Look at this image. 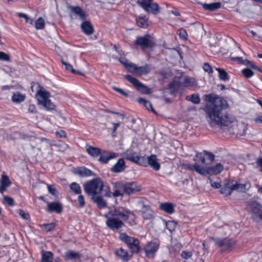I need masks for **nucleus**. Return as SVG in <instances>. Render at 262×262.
Returning <instances> with one entry per match:
<instances>
[{
  "instance_id": "nucleus-1",
  "label": "nucleus",
  "mask_w": 262,
  "mask_h": 262,
  "mask_svg": "<svg viewBox=\"0 0 262 262\" xmlns=\"http://www.w3.org/2000/svg\"><path fill=\"white\" fill-rule=\"evenodd\" d=\"M207 103L204 109L210 126L214 129L228 126L235 121V118L223 111L222 99L214 94L205 95Z\"/></svg>"
},
{
  "instance_id": "nucleus-2",
  "label": "nucleus",
  "mask_w": 262,
  "mask_h": 262,
  "mask_svg": "<svg viewBox=\"0 0 262 262\" xmlns=\"http://www.w3.org/2000/svg\"><path fill=\"white\" fill-rule=\"evenodd\" d=\"M214 158V155L212 152L206 150L202 152H198L194 158V164H187L185 168L188 170L195 171L203 176L219 174L224 169V166L221 163H216L215 165L207 167H205L200 164V163L202 164H205L206 159L210 162H213Z\"/></svg>"
},
{
  "instance_id": "nucleus-3",
  "label": "nucleus",
  "mask_w": 262,
  "mask_h": 262,
  "mask_svg": "<svg viewBox=\"0 0 262 262\" xmlns=\"http://www.w3.org/2000/svg\"><path fill=\"white\" fill-rule=\"evenodd\" d=\"M84 189L88 195L95 196L100 194L103 190L105 192L103 194L104 196H111L112 193L110 187L108 185L104 184L100 178L94 179L86 182L84 185Z\"/></svg>"
},
{
  "instance_id": "nucleus-4",
  "label": "nucleus",
  "mask_w": 262,
  "mask_h": 262,
  "mask_svg": "<svg viewBox=\"0 0 262 262\" xmlns=\"http://www.w3.org/2000/svg\"><path fill=\"white\" fill-rule=\"evenodd\" d=\"M38 90L35 94V98L37 100L38 104L41 105L48 111L53 110L55 105L50 99V94L40 84L37 83Z\"/></svg>"
},
{
  "instance_id": "nucleus-5",
  "label": "nucleus",
  "mask_w": 262,
  "mask_h": 262,
  "mask_svg": "<svg viewBox=\"0 0 262 262\" xmlns=\"http://www.w3.org/2000/svg\"><path fill=\"white\" fill-rule=\"evenodd\" d=\"M119 60L128 72L137 75L142 76L146 75L151 71V68L149 64H145L143 66H138L137 64L129 62L127 59L122 57H120Z\"/></svg>"
},
{
  "instance_id": "nucleus-6",
  "label": "nucleus",
  "mask_w": 262,
  "mask_h": 262,
  "mask_svg": "<svg viewBox=\"0 0 262 262\" xmlns=\"http://www.w3.org/2000/svg\"><path fill=\"white\" fill-rule=\"evenodd\" d=\"M114 186L118 188H122V191L126 194L130 195L141 190V186L135 182L122 183L115 182Z\"/></svg>"
},
{
  "instance_id": "nucleus-7",
  "label": "nucleus",
  "mask_w": 262,
  "mask_h": 262,
  "mask_svg": "<svg viewBox=\"0 0 262 262\" xmlns=\"http://www.w3.org/2000/svg\"><path fill=\"white\" fill-rule=\"evenodd\" d=\"M109 214L112 216H119L122 218L123 221H127L128 220L129 216L132 215L134 218L132 220L130 223L132 225H135L137 224L136 222V216L133 212H132L124 208H115L113 210L110 211Z\"/></svg>"
},
{
  "instance_id": "nucleus-8",
  "label": "nucleus",
  "mask_w": 262,
  "mask_h": 262,
  "mask_svg": "<svg viewBox=\"0 0 262 262\" xmlns=\"http://www.w3.org/2000/svg\"><path fill=\"white\" fill-rule=\"evenodd\" d=\"M252 217L256 221L262 220V206L255 201H249L247 206Z\"/></svg>"
},
{
  "instance_id": "nucleus-9",
  "label": "nucleus",
  "mask_w": 262,
  "mask_h": 262,
  "mask_svg": "<svg viewBox=\"0 0 262 262\" xmlns=\"http://www.w3.org/2000/svg\"><path fill=\"white\" fill-rule=\"evenodd\" d=\"M120 239L126 244L133 253H138L140 249L139 241L137 238L130 237L125 233H122L119 235Z\"/></svg>"
},
{
  "instance_id": "nucleus-10",
  "label": "nucleus",
  "mask_w": 262,
  "mask_h": 262,
  "mask_svg": "<svg viewBox=\"0 0 262 262\" xmlns=\"http://www.w3.org/2000/svg\"><path fill=\"white\" fill-rule=\"evenodd\" d=\"M122 156L124 158L140 165L147 166V161L145 157L139 156L131 149H128L123 152Z\"/></svg>"
},
{
  "instance_id": "nucleus-11",
  "label": "nucleus",
  "mask_w": 262,
  "mask_h": 262,
  "mask_svg": "<svg viewBox=\"0 0 262 262\" xmlns=\"http://www.w3.org/2000/svg\"><path fill=\"white\" fill-rule=\"evenodd\" d=\"M137 205L141 207L140 210L141 216L144 221H151L155 217V212L149 205L145 204L144 202L140 200L137 202Z\"/></svg>"
},
{
  "instance_id": "nucleus-12",
  "label": "nucleus",
  "mask_w": 262,
  "mask_h": 262,
  "mask_svg": "<svg viewBox=\"0 0 262 262\" xmlns=\"http://www.w3.org/2000/svg\"><path fill=\"white\" fill-rule=\"evenodd\" d=\"M137 3L146 12L154 14L159 13V6L157 3H154L152 0H138Z\"/></svg>"
},
{
  "instance_id": "nucleus-13",
  "label": "nucleus",
  "mask_w": 262,
  "mask_h": 262,
  "mask_svg": "<svg viewBox=\"0 0 262 262\" xmlns=\"http://www.w3.org/2000/svg\"><path fill=\"white\" fill-rule=\"evenodd\" d=\"M124 78L130 82L134 86L139 92L143 94H149L150 89L140 82L137 79L129 75L124 76Z\"/></svg>"
},
{
  "instance_id": "nucleus-14",
  "label": "nucleus",
  "mask_w": 262,
  "mask_h": 262,
  "mask_svg": "<svg viewBox=\"0 0 262 262\" xmlns=\"http://www.w3.org/2000/svg\"><path fill=\"white\" fill-rule=\"evenodd\" d=\"M135 45L137 47H140L142 50L149 48L154 45L152 38L149 35L139 36L136 38Z\"/></svg>"
},
{
  "instance_id": "nucleus-15",
  "label": "nucleus",
  "mask_w": 262,
  "mask_h": 262,
  "mask_svg": "<svg viewBox=\"0 0 262 262\" xmlns=\"http://www.w3.org/2000/svg\"><path fill=\"white\" fill-rule=\"evenodd\" d=\"M158 241L150 242L145 247L146 256L149 258H153L159 246Z\"/></svg>"
},
{
  "instance_id": "nucleus-16",
  "label": "nucleus",
  "mask_w": 262,
  "mask_h": 262,
  "mask_svg": "<svg viewBox=\"0 0 262 262\" xmlns=\"http://www.w3.org/2000/svg\"><path fill=\"white\" fill-rule=\"evenodd\" d=\"M106 224L109 228L112 230H119L124 225L121 220L115 217L108 219Z\"/></svg>"
},
{
  "instance_id": "nucleus-17",
  "label": "nucleus",
  "mask_w": 262,
  "mask_h": 262,
  "mask_svg": "<svg viewBox=\"0 0 262 262\" xmlns=\"http://www.w3.org/2000/svg\"><path fill=\"white\" fill-rule=\"evenodd\" d=\"M233 191L238 192H246L251 187V184L249 182L244 183L236 182L235 184H232Z\"/></svg>"
},
{
  "instance_id": "nucleus-18",
  "label": "nucleus",
  "mask_w": 262,
  "mask_h": 262,
  "mask_svg": "<svg viewBox=\"0 0 262 262\" xmlns=\"http://www.w3.org/2000/svg\"><path fill=\"white\" fill-rule=\"evenodd\" d=\"M147 166L149 165L152 168L155 170H158L160 169V164L157 162L156 156L155 155H151L148 157L146 159Z\"/></svg>"
},
{
  "instance_id": "nucleus-19",
  "label": "nucleus",
  "mask_w": 262,
  "mask_h": 262,
  "mask_svg": "<svg viewBox=\"0 0 262 262\" xmlns=\"http://www.w3.org/2000/svg\"><path fill=\"white\" fill-rule=\"evenodd\" d=\"M92 200L94 203L96 204L97 207L100 209L105 208L107 206V203L101 195L99 194L92 196Z\"/></svg>"
},
{
  "instance_id": "nucleus-20",
  "label": "nucleus",
  "mask_w": 262,
  "mask_h": 262,
  "mask_svg": "<svg viewBox=\"0 0 262 262\" xmlns=\"http://www.w3.org/2000/svg\"><path fill=\"white\" fill-rule=\"evenodd\" d=\"M118 154L115 152H104L100 155L99 160L102 163H107L110 160L117 157Z\"/></svg>"
},
{
  "instance_id": "nucleus-21",
  "label": "nucleus",
  "mask_w": 262,
  "mask_h": 262,
  "mask_svg": "<svg viewBox=\"0 0 262 262\" xmlns=\"http://www.w3.org/2000/svg\"><path fill=\"white\" fill-rule=\"evenodd\" d=\"M83 32L88 35H92L94 32V29L89 21H84L80 25Z\"/></svg>"
},
{
  "instance_id": "nucleus-22",
  "label": "nucleus",
  "mask_w": 262,
  "mask_h": 262,
  "mask_svg": "<svg viewBox=\"0 0 262 262\" xmlns=\"http://www.w3.org/2000/svg\"><path fill=\"white\" fill-rule=\"evenodd\" d=\"M62 210V205L59 202H52L48 204L47 210L49 212L55 211L60 213Z\"/></svg>"
},
{
  "instance_id": "nucleus-23",
  "label": "nucleus",
  "mask_w": 262,
  "mask_h": 262,
  "mask_svg": "<svg viewBox=\"0 0 262 262\" xmlns=\"http://www.w3.org/2000/svg\"><path fill=\"white\" fill-rule=\"evenodd\" d=\"M11 182L7 176L3 173L1 179V185L0 186V192L3 193L6 189L10 186Z\"/></svg>"
},
{
  "instance_id": "nucleus-24",
  "label": "nucleus",
  "mask_w": 262,
  "mask_h": 262,
  "mask_svg": "<svg viewBox=\"0 0 262 262\" xmlns=\"http://www.w3.org/2000/svg\"><path fill=\"white\" fill-rule=\"evenodd\" d=\"M160 208L168 214H172L174 211V205L171 203H164L160 205Z\"/></svg>"
},
{
  "instance_id": "nucleus-25",
  "label": "nucleus",
  "mask_w": 262,
  "mask_h": 262,
  "mask_svg": "<svg viewBox=\"0 0 262 262\" xmlns=\"http://www.w3.org/2000/svg\"><path fill=\"white\" fill-rule=\"evenodd\" d=\"M125 163L123 159H120L111 168L112 171L114 172H119L124 170Z\"/></svg>"
},
{
  "instance_id": "nucleus-26",
  "label": "nucleus",
  "mask_w": 262,
  "mask_h": 262,
  "mask_svg": "<svg viewBox=\"0 0 262 262\" xmlns=\"http://www.w3.org/2000/svg\"><path fill=\"white\" fill-rule=\"evenodd\" d=\"M202 6L206 10L214 11L221 8V3L220 2H216L211 4H202Z\"/></svg>"
},
{
  "instance_id": "nucleus-27",
  "label": "nucleus",
  "mask_w": 262,
  "mask_h": 262,
  "mask_svg": "<svg viewBox=\"0 0 262 262\" xmlns=\"http://www.w3.org/2000/svg\"><path fill=\"white\" fill-rule=\"evenodd\" d=\"M86 151L91 156L97 157L101 154V149L98 147L89 146L86 148Z\"/></svg>"
},
{
  "instance_id": "nucleus-28",
  "label": "nucleus",
  "mask_w": 262,
  "mask_h": 262,
  "mask_svg": "<svg viewBox=\"0 0 262 262\" xmlns=\"http://www.w3.org/2000/svg\"><path fill=\"white\" fill-rule=\"evenodd\" d=\"M53 259V255L52 252L49 251L41 252V258L40 262H52Z\"/></svg>"
},
{
  "instance_id": "nucleus-29",
  "label": "nucleus",
  "mask_w": 262,
  "mask_h": 262,
  "mask_svg": "<svg viewBox=\"0 0 262 262\" xmlns=\"http://www.w3.org/2000/svg\"><path fill=\"white\" fill-rule=\"evenodd\" d=\"M233 191L232 184L228 183L221 189L220 192L225 196H228Z\"/></svg>"
},
{
  "instance_id": "nucleus-30",
  "label": "nucleus",
  "mask_w": 262,
  "mask_h": 262,
  "mask_svg": "<svg viewBox=\"0 0 262 262\" xmlns=\"http://www.w3.org/2000/svg\"><path fill=\"white\" fill-rule=\"evenodd\" d=\"M72 11L77 14L81 20H84L85 15L82 9L79 7H72L71 8Z\"/></svg>"
},
{
  "instance_id": "nucleus-31",
  "label": "nucleus",
  "mask_w": 262,
  "mask_h": 262,
  "mask_svg": "<svg viewBox=\"0 0 262 262\" xmlns=\"http://www.w3.org/2000/svg\"><path fill=\"white\" fill-rule=\"evenodd\" d=\"M77 173L82 177L91 176L93 174L92 171L85 167L79 168L77 171Z\"/></svg>"
},
{
  "instance_id": "nucleus-32",
  "label": "nucleus",
  "mask_w": 262,
  "mask_h": 262,
  "mask_svg": "<svg viewBox=\"0 0 262 262\" xmlns=\"http://www.w3.org/2000/svg\"><path fill=\"white\" fill-rule=\"evenodd\" d=\"M138 101L140 103H142L144 104V106L146 107V108L148 111H151L155 114H156V112L153 109L151 103L148 101H147L142 98H139L138 99Z\"/></svg>"
},
{
  "instance_id": "nucleus-33",
  "label": "nucleus",
  "mask_w": 262,
  "mask_h": 262,
  "mask_svg": "<svg viewBox=\"0 0 262 262\" xmlns=\"http://www.w3.org/2000/svg\"><path fill=\"white\" fill-rule=\"evenodd\" d=\"M116 255L123 260H127L128 252L122 248H119L116 251Z\"/></svg>"
},
{
  "instance_id": "nucleus-34",
  "label": "nucleus",
  "mask_w": 262,
  "mask_h": 262,
  "mask_svg": "<svg viewBox=\"0 0 262 262\" xmlns=\"http://www.w3.org/2000/svg\"><path fill=\"white\" fill-rule=\"evenodd\" d=\"M61 62L65 66V68L67 71H70L71 73L75 74L84 75V74L80 72L74 70L70 64L63 61V59H61Z\"/></svg>"
},
{
  "instance_id": "nucleus-35",
  "label": "nucleus",
  "mask_w": 262,
  "mask_h": 262,
  "mask_svg": "<svg viewBox=\"0 0 262 262\" xmlns=\"http://www.w3.org/2000/svg\"><path fill=\"white\" fill-rule=\"evenodd\" d=\"M25 96L18 92L13 94L12 97V100L14 102L19 103L25 100Z\"/></svg>"
},
{
  "instance_id": "nucleus-36",
  "label": "nucleus",
  "mask_w": 262,
  "mask_h": 262,
  "mask_svg": "<svg viewBox=\"0 0 262 262\" xmlns=\"http://www.w3.org/2000/svg\"><path fill=\"white\" fill-rule=\"evenodd\" d=\"M194 80L193 78L188 77H184L181 78L180 81L181 86H186L193 84Z\"/></svg>"
},
{
  "instance_id": "nucleus-37",
  "label": "nucleus",
  "mask_w": 262,
  "mask_h": 262,
  "mask_svg": "<svg viewBox=\"0 0 262 262\" xmlns=\"http://www.w3.org/2000/svg\"><path fill=\"white\" fill-rule=\"evenodd\" d=\"M219 73V77L221 80L226 81L229 79L227 73L224 70L219 68H216Z\"/></svg>"
},
{
  "instance_id": "nucleus-38",
  "label": "nucleus",
  "mask_w": 262,
  "mask_h": 262,
  "mask_svg": "<svg viewBox=\"0 0 262 262\" xmlns=\"http://www.w3.org/2000/svg\"><path fill=\"white\" fill-rule=\"evenodd\" d=\"M65 257L67 259H77L79 258V254L77 252L70 251L66 253Z\"/></svg>"
},
{
  "instance_id": "nucleus-39",
  "label": "nucleus",
  "mask_w": 262,
  "mask_h": 262,
  "mask_svg": "<svg viewBox=\"0 0 262 262\" xmlns=\"http://www.w3.org/2000/svg\"><path fill=\"white\" fill-rule=\"evenodd\" d=\"M50 144L52 146H53L56 148V149L55 150L57 152H63L68 148V145L66 144L59 145L53 144L52 143H50Z\"/></svg>"
},
{
  "instance_id": "nucleus-40",
  "label": "nucleus",
  "mask_w": 262,
  "mask_h": 262,
  "mask_svg": "<svg viewBox=\"0 0 262 262\" xmlns=\"http://www.w3.org/2000/svg\"><path fill=\"white\" fill-rule=\"evenodd\" d=\"M186 98L188 100L191 101L192 103L194 104H199L201 101L200 96L197 94H193L191 95L190 97L187 96Z\"/></svg>"
},
{
  "instance_id": "nucleus-41",
  "label": "nucleus",
  "mask_w": 262,
  "mask_h": 262,
  "mask_svg": "<svg viewBox=\"0 0 262 262\" xmlns=\"http://www.w3.org/2000/svg\"><path fill=\"white\" fill-rule=\"evenodd\" d=\"M45 25V21L41 17H39L35 22V27L37 30L43 29Z\"/></svg>"
},
{
  "instance_id": "nucleus-42",
  "label": "nucleus",
  "mask_w": 262,
  "mask_h": 262,
  "mask_svg": "<svg viewBox=\"0 0 262 262\" xmlns=\"http://www.w3.org/2000/svg\"><path fill=\"white\" fill-rule=\"evenodd\" d=\"M166 228L170 232L174 231L176 229L177 224L173 221L165 222Z\"/></svg>"
},
{
  "instance_id": "nucleus-43",
  "label": "nucleus",
  "mask_w": 262,
  "mask_h": 262,
  "mask_svg": "<svg viewBox=\"0 0 262 262\" xmlns=\"http://www.w3.org/2000/svg\"><path fill=\"white\" fill-rule=\"evenodd\" d=\"M71 189L76 194H80L81 192V188L79 184L75 182L71 183L70 185Z\"/></svg>"
},
{
  "instance_id": "nucleus-44",
  "label": "nucleus",
  "mask_w": 262,
  "mask_h": 262,
  "mask_svg": "<svg viewBox=\"0 0 262 262\" xmlns=\"http://www.w3.org/2000/svg\"><path fill=\"white\" fill-rule=\"evenodd\" d=\"M41 228L46 232H49L53 230L55 227L54 223H50L48 224H43L40 225Z\"/></svg>"
},
{
  "instance_id": "nucleus-45",
  "label": "nucleus",
  "mask_w": 262,
  "mask_h": 262,
  "mask_svg": "<svg viewBox=\"0 0 262 262\" xmlns=\"http://www.w3.org/2000/svg\"><path fill=\"white\" fill-rule=\"evenodd\" d=\"M137 23L140 27L145 28L147 27L146 19L143 18H139L137 20Z\"/></svg>"
},
{
  "instance_id": "nucleus-46",
  "label": "nucleus",
  "mask_w": 262,
  "mask_h": 262,
  "mask_svg": "<svg viewBox=\"0 0 262 262\" xmlns=\"http://www.w3.org/2000/svg\"><path fill=\"white\" fill-rule=\"evenodd\" d=\"M242 73L244 75V76L247 78H249L251 77L254 74L253 71H252L250 69L248 68L243 70Z\"/></svg>"
},
{
  "instance_id": "nucleus-47",
  "label": "nucleus",
  "mask_w": 262,
  "mask_h": 262,
  "mask_svg": "<svg viewBox=\"0 0 262 262\" xmlns=\"http://www.w3.org/2000/svg\"><path fill=\"white\" fill-rule=\"evenodd\" d=\"M113 187L115 189L113 194L114 197H117L119 196H122L124 195V193L122 191V188H116L114 185Z\"/></svg>"
},
{
  "instance_id": "nucleus-48",
  "label": "nucleus",
  "mask_w": 262,
  "mask_h": 262,
  "mask_svg": "<svg viewBox=\"0 0 262 262\" xmlns=\"http://www.w3.org/2000/svg\"><path fill=\"white\" fill-rule=\"evenodd\" d=\"M192 252L191 251H183L181 254V257L185 259H187L191 257Z\"/></svg>"
},
{
  "instance_id": "nucleus-49",
  "label": "nucleus",
  "mask_w": 262,
  "mask_h": 262,
  "mask_svg": "<svg viewBox=\"0 0 262 262\" xmlns=\"http://www.w3.org/2000/svg\"><path fill=\"white\" fill-rule=\"evenodd\" d=\"M0 60L9 61L10 60V57L8 54L0 51Z\"/></svg>"
},
{
  "instance_id": "nucleus-50",
  "label": "nucleus",
  "mask_w": 262,
  "mask_h": 262,
  "mask_svg": "<svg viewBox=\"0 0 262 262\" xmlns=\"http://www.w3.org/2000/svg\"><path fill=\"white\" fill-rule=\"evenodd\" d=\"M18 213L24 220H28L30 218L29 214L21 209L18 210Z\"/></svg>"
},
{
  "instance_id": "nucleus-51",
  "label": "nucleus",
  "mask_w": 262,
  "mask_h": 262,
  "mask_svg": "<svg viewBox=\"0 0 262 262\" xmlns=\"http://www.w3.org/2000/svg\"><path fill=\"white\" fill-rule=\"evenodd\" d=\"M47 188L49 192L53 195H56L57 194V191L53 185H48Z\"/></svg>"
},
{
  "instance_id": "nucleus-52",
  "label": "nucleus",
  "mask_w": 262,
  "mask_h": 262,
  "mask_svg": "<svg viewBox=\"0 0 262 262\" xmlns=\"http://www.w3.org/2000/svg\"><path fill=\"white\" fill-rule=\"evenodd\" d=\"M4 201L9 206H12L14 205L13 200L10 197L5 196L4 197Z\"/></svg>"
},
{
  "instance_id": "nucleus-53",
  "label": "nucleus",
  "mask_w": 262,
  "mask_h": 262,
  "mask_svg": "<svg viewBox=\"0 0 262 262\" xmlns=\"http://www.w3.org/2000/svg\"><path fill=\"white\" fill-rule=\"evenodd\" d=\"M18 15L19 17L25 18L26 22L32 24L33 21V19L29 18L26 14L23 13H19Z\"/></svg>"
},
{
  "instance_id": "nucleus-54",
  "label": "nucleus",
  "mask_w": 262,
  "mask_h": 262,
  "mask_svg": "<svg viewBox=\"0 0 262 262\" xmlns=\"http://www.w3.org/2000/svg\"><path fill=\"white\" fill-rule=\"evenodd\" d=\"M77 201L78 202L79 206L80 207H83L85 205V201L84 197L82 195H79L78 197Z\"/></svg>"
},
{
  "instance_id": "nucleus-55",
  "label": "nucleus",
  "mask_w": 262,
  "mask_h": 262,
  "mask_svg": "<svg viewBox=\"0 0 262 262\" xmlns=\"http://www.w3.org/2000/svg\"><path fill=\"white\" fill-rule=\"evenodd\" d=\"M179 35L182 38H183V39L187 38V32H186V30H185L183 29H181L179 30Z\"/></svg>"
},
{
  "instance_id": "nucleus-56",
  "label": "nucleus",
  "mask_w": 262,
  "mask_h": 262,
  "mask_svg": "<svg viewBox=\"0 0 262 262\" xmlns=\"http://www.w3.org/2000/svg\"><path fill=\"white\" fill-rule=\"evenodd\" d=\"M245 64L247 66L251 67V68H252L253 69H255L259 71H261V70L259 68H258L254 63H253L252 62H251L249 60H247L246 63Z\"/></svg>"
},
{
  "instance_id": "nucleus-57",
  "label": "nucleus",
  "mask_w": 262,
  "mask_h": 262,
  "mask_svg": "<svg viewBox=\"0 0 262 262\" xmlns=\"http://www.w3.org/2000/svg\"><path fill=\"white\" fill-rule=\"evenodd\" d=\"M208 180L209 181V183L211 185V186L212 187L215 188H219L221 187V184L220 183L216 182H213L210 178H208Z\"/></svg>"
},
{
  "instance_id": "nucleus-58",
  "label": "nucleus",
  "mask_w": 262,
  "mask_h": 262,
  "mask_svg": "<svg viewBox=\"0 0 262 262\" xmlns=\"http://www.w3.org/2000/svg\"><path fill=\"white\" fill-rule=\"evenodd\" d=\"M215 243L216 245H217L219 247H222L224 246L225 245L226 241H225V239H216L215 240Z\"/></svg>"
},
{
  "instance_id": "nucleus-59",
  "label": "nucleus",
  "mask_w": 262,
  "mask_h": 262,
  "mask_svg": "<svg viewBox=\"0 0 262 262\" xmlns=\"http://www.w3.org/2000/svg\"><path fill=\"white\" fill-rule=\"evenodd\" d=\"M225 241H226V243H225L224 246L227 248H230L234 245V242L230 239H225Z\"/></svg>"
},
{
  "instance_id": "nucleus-60",
  "label": "nucleus",
  "mask_w": 262,
  "mask_h": 262,
  "mask_svg": "<svg viewBox=\"0 0 262 262\" xmlns=\"http://www.w3.org/2000/svg\"><path fill=\"white\" fill-rule=\"evenodd\" d=\"M56 135L60 138H66L67 135L66 132L63 130H60L56 132Z\"/></svg>"
},
{
  "instance_id": "nucleus-61",
  "label": "nucleus",
  "mask_w": 262,
  "mask_h": 262,
  "mask_svg": "<svg viewBox=\"0 0 262 262\" xmlns=\"http://www.w3.org/2000/svg\"><path fill=\"white\" fill-rule=\"evenodd\" d=\"M204 70L208 73H212V68L211 66L207 63H205L203 67Z\"/></svg>"
},
{
  "instance_id": "nucleus-62",
  "label": "nucleus",
  "mask_w": 262,
  "mask_h": 262,
  "mask_svg": "<svg viewBox=\"0 0 262 262\" xmlns=\"http://www.w3.org/2000/svg\"><path fill=\"white\" fill-rule=\"evenodd\" d=\"M113 89L115 91L119 93L120 94H121V95L124 96L125 97H127V96H128V95H127V94L126 93H125L122 90H121V89H120L119 88H116V87H114Z\"/></svg>"
},
{
  "instance_id": "nucleus-63",
  "label": "nucleus",
  "mask_w": 262,
  "mask_h": 262,
  "mask_svg": "<svg viewBox=\"0 0 262 262\" xmlns=\"http://www.w3.org/2000/svg\"><path fill=\"white\" fill-rule=\"evenodd\" d=\"M114 124V128L113 129V136H115V132L117 130V127H118L120 126L119 123H115Z\"/></svg>"
},
{
  "instance_id": "nucleus-64",
  "label": "nucleus",
  "mask_w": 262,
  "mask_h": 262,
  "mask_svg": "<svg viewBox=\"0 0 262 262\" xmlns=\"http://www.w3.org/2000/svg\"><path fill=\"white\" fill-rule=\"evenodd\" d=\"M256 163L258 166L260 168V170L262 171V158L258 159Z\"/></svg>"
}]
</instances>
